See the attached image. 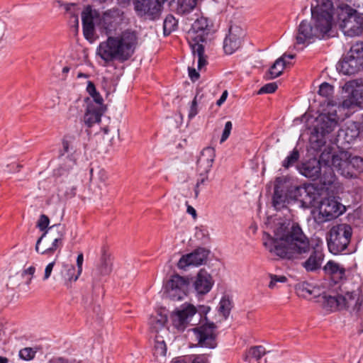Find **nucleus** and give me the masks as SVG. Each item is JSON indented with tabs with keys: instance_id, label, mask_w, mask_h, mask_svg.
I'll use <instances>...</instances> for the list:
<instances>
[{
	"instance_id": "7ed1b4c3",
	"label": "nucleus",
	"mask_w": 363,
	"mask_h": 363,
	"mask_svg": "<svg viewBox=\"0 0 363 363\" xmlns=\"http://www.w3.org/2000/svg\"><path fill=\"white\" fill-rule=\"evenodd\" d=\"M212 27V22L208 18L201 16L194 22L188 33L187 40L193 55L198 57L199 69H201L207 64L203 43L206 41V37L210 33Z\"/></svg>"
},
{
	"instance_id": "680f3d73",
	"label": "nucleus",
	"mask_w": 363,
	"mask_h": 363,
	"mask_svg": "<svg viewBox=\"0 0 363 363\" xmlns=\"http://www.w3.org/2000/svg\"><path fill=\"white\" fill-rule=\"evenodd\" d=\"M83 261H84L83 254L80 253L79 255H78L77 258L78 275H80L82 272Z\"/></svg>"
},
{
	"instance_id": "0eeeda50",
	"label": "nucleus",
	"mask_w": 363,
	"mask_h": 363,
	"mask_svg": "<svg viewBox=\"0 0 363 363\" xmlns=\"http://www.w3.org/2000/svg\"><path fill=\"white\" fill-rule=\"evenodd\" d=\"M189 286L186 279L178 274L173 275L165 286L167 296L174 301H180L186 296Z\"/></svg>"
},
{
	"instance_id": "ea45409f",
	"label": "nucleus",
	"mask_w": 363,
	"mask_h": 363,
	"mask_svg": "<svg viewBox=\"0 0 363 363\" xmlns=\"http://www.w3.org/2000/svg\"><path fill=\"white\" fill-rule=\"evenodd\" d=\"M315 4L311 5V10L333 12L336 0H315Z\"/></svg>"
},
{
	"instance_id": "4c0bfd02",
	"label": "nucleus",
	"mask_w": 363,
	"mask_h": 363,
	"mask_svg": "<svg viewBox=\"0 0 363 363\" xmlns=\"http://www.w3.org/2000/svg\"><path fill=\"white\" fill-rule=\"evenodd\" d=\"M121 16V11L118 9L109 10L104 13L102 21L106 26V29H111L113 24L117 23V18Z\"/></svg>"
},
{
	"instance_id": "f8f14e48",
	"label": "nucleus",
	"mask_w": 363,
	"mask_h": 363,
	"mask_svg": "<svg viewBox=\"0 0 363 363\" xmlns=\"http://www.w3.org/2000/svg\"><path fill=\"white\" fill-rule=\"evenodd\" d=\"M360 123L351 121L341 128L335 138L337 145L344 146L354 142L360 133Z\"/></svg>"
},
{
	"instance_id": "f704fd0d",
	"label": "nucleus",
	"mask_w": 363,
	"mask_h": 363,
	"mask_svg": "<svg viewBox=\"0 0 363 363\" xmlns=\"http://www.w3.org/2000/svg\"><path fill=\"white\" fill-rule=\"evenodd\" d=\"M102 113L100 108L89 106L84 116V121L88 127L101 121Z\"/></svg>"
},
{
	"instance_id": "6e6552de",
	"label": "nucleus",
	"mask_w": 363,
	"mask_h": 363,
	"mask_svg": "<svg viewBox=\"0 0 363 363\" xmlns=\"http://www.w3.org/2000/svg\"><path fill=\"white\" fill-rule=\"evenodd\" d=\"M216 325L213 323H206L192 329L196 338L198 341L199 346L201 347H207L214 349L217 346Z\"/></svg>"
},
{
	"instance_id": "c9c22d12",
	"label": "nucleus",
	"mask_w": 363,
	"mask_h": 363,
	"mask_svg": "<svg viewBox=\"0 0 363 363\" xmlns=\"http://www.w3.org/2000/svg\"><path fill=\"white\" fill-rule=\"evenodd\" d=\"M60 230H64V227L61 225L60 224L57 225H53L52 226L50 227L48 230H46L37 240L36 245H35V250L37 252H40L39 250V245L41 241L45 238H48L50 240H55V238H57L58 233Z\"/></svg>"
},
{
	"instance_id": "f03ea898",
	"label": "nucleus",
	"mask_w": 363,
	"mask_h": 363,
	"mask_svg": "<svg viewBox=\"0 0 363 363\" xmlns=\"http://www.w3.org/2000/svg\"><path fill=\"white\" fill-rule=\"evenodd\" d=\"M138 44L135 31L127 29L117 36H110L101 42L96 53L106 62L114 60L125 62L134 53Z\"/></svg>"
},
{
	"instance_id": "f257e3e1",
	"label": "nucleus",
	"mask_w": 363,
	"mask_h": 363,
	"mask_svg": "<svg viewBox=\"0 0 363 363\" xmlns=\"http://www.w3.org/2000/svg\"><path fill=\"white\" fill-rule=\"evenodd\" d=\"M262 240L271 254L300 262L307 272L321 268L325 257L322 247L319 245L313 246L298 223H294L290 227L280 225L274 231V237L264 232Z\"/></svg>"
},
{
	"instance_id": "bf43d9fd",
	"label": "nucleus",
	"mask_w": 363,
	"mask_h": 363,
	"mask_svg": "<svg viewBox=\"0 0 363 363\" xmlns=\"http://www.w3.org/2000/svg\"><path fill=\"white\" fill-rule=\"evenodd\" d=\"M197 113H198L197 101H196V97H195L191 102V105L190 110L189 112V118L190 119L193 118Z\"/></svg>"
},
{
	"instance_id": "49530a36",
	"label": "nucleus",
	"mask_w": 363,
	"mask_h": 363,
	"mask_svg": "<svg viewBox=\"0 0 363 363\" xmlns=\"http://www.w3.org/2000/svg\"><path fill=\"white\" fill-rule=\"evenodd\" d=\"M232 303L228 298L223 297L219 303V312L227 318L230 315Z\"/></svg>"
},
{
	"instance_id": "2eb2a0df",
	"label": "nucleus",
	"mask_w": 363,
	"mask_h": 363,
	"mask_svg": "<svg viewBox=\"0 0 363 363\" xmlns=\"http://www.w3.org/2000/svg\"><path fill=\"white\" fill-rule=\"evenodd\" d=\"M284 180L285 177H277L275 179L272 204L277 210H281L291 202L284 186Z\"/></svg>"
},
{
	"instance_id": "412c9836",
	"label": "nucleus",
	"mask_w": 363,
	"mask_h": 363,
	"mask_svg": "<svg viewBox=\"0 0 363 363\" xmlns=\"http://www.w3.org/2000/svg\"><path fill=\"white\" fill-rule=\"evenodd\" d=\"M213 285V280L205 269H201L194 282V287L198 294L204 295L210 291Z\"/></svg>"
},
{
	"instance_id": "a18cd8bd",
	"label": "nucleus",
	"mask_w": 363,
	"mask_h": 363,
	"mask_svg": "<svg viewBox=\"0 0 363 363\" xmlns=\"http://www.w3.org/2000/svg\"><path fill=\"white\" fill-rule=\"evenodd\" d=\"M86 91L89 93V94L93 98L94 101L99 104L101 105L103 103V98L100 95V94L96 91V86L91 81H88L87 86H86Z\"/></svg>"
},
{
	"instance_id": "13d9d810",
	"label": "nucleus",
	"mask_w": 363,
	"mask_h": 363,
	"mask_svg": "<svg viewBox=\"0 0 363 363\" xmlns=\"http://www.w3.org/2000/svg\"><path fill=\"white\" fill-rule=\"evenodd\" d=\"M73 150L70 141L67 138H65L62 140V150L60 151V155L63 156L65 153L69 152Z\"/></svg>"
},
{
	"instance_id": "473e14b6",
	"label": "nucleus",
	"mask_w": 363,
	"mask_h": 363,
	"mask_svg": "<svg viewBox=\"0 0 363 363\" xmlns=\"http://www.w3.org/2000/svg\"><path fill=\"white\" fill-rule=\"evenodd\" d=\"M288 64L289 62L284 60V57L278 58L265 74V79H273L279 77Z\"/></svg>"
},
{
	"instance_id": "4be33fe9",
	"label": "nucleus",
	"mask_w": 363,
	"mask_h": 363,
	"mask_svg": "<svg viewBox=\"0 0 363 363\" xmlns=\"http://www.w3.org/2000/svg\"><path fill=\"white\" fill-rule=\"evenodd\" d=\"M336 6L337 21L340 29L359 15L355 9L347 4H339Z\"/></svg>"
},
{
	"instance_id": "5fc2aeb1",
	"label": "nucleus",
	"mask_w": 363,
	"mask_h": 363,
	"mask_svg": "<svg viewBox=\"0 0 363 363\" xmlns=\"http://www.w3.org/2000/svg\"><path fill=\"white\" fill-rule=\"evenodd\" d=\"M232 128H233V124H232L231 121H228L225 123V128H224V130L223 131L221 138H220V143L225 142L228 138V137L230 135Z\"/></svg>"
},
{
	"instance_id": "4d7b16f0",
	"label": "nucleus",
	"mask_w": 363,
	"mask_h": 363,
	"mask_svg": "<svg viewBox=\"0 0 363 363\" xmlns=\"http://www.w3.org/2000/svg\"><path fill=\"white\" fill-rule=\"evenodd\" d=\"M191 363H210L208 355L205 354H194L192 355Z\"/></svg>"
},
{
	"instance_id": "1a4fd4ad",
	"label": "nucleus",
	"mask_w": 363,
	"mask_h": 363,
	"mask_svg": "<svg viewBox=\"0 0 363 363\" xmlns=\"http://www.w3.org/2000/svg\"><path fill=\"white\" fill-rule=\"evenodd\" d=\"M246 32L238 25H230L228 33L223 40V50L225 54L231 55L242 45Z\"/></svg>"
},
{
	"instance_id": "37998d69",
	"label": "nucleus",
	"mask_w": 363,
	"mask_h": 363,
	"mask_svg": "<svg viewBox=\"0 0 363 363\" xmlns=\"http://www.w3.org/2000/svg\"><path fill=\"white\" fill-rule=\"evenodd\" d=\"M177 28V21L172 15H168L163 23L164 35H168Z\"/></svg>"
},
{
	"instance_id": "7c9ffc66",
	"label": "nucleus",
	"mask_w": 363,
	"mask_h": 363,
	"mask_svg": "<svg viewBox=\"0 0 363 363\" xmlns=\"http://www.w3.org/2000/svg\"><path fill=\"white\" fill-rule=\"evenodd\" d=\"M83 33L84 37L91 40L94 35V16L91 9H86L82 14Z\"/></svg>"
},
{
	"instance_id": "c85d7f7f",
	"label": "nucleus",
	"mask_w": 363,
	"mask_h": 363,
	"mask_svg": "<svg viewBox=\"0 0 363 363\" xmlns=\"http://www.w3.org/2000/svg\"><path fill=\"white\" fill-rule=\"evenodd\" d=\"M167 322V317L162 313H157L155 315H152L149 320L150 328L152 333L156 335L167 334V329L165 325Z\"/></svg>"
},
{
	"instance_id": "9d476101",
	"label": "nucleus",
	"mask_w": 363,
	"mask_h": 363,
	"mask_svg": "<svg viewBox=\"0 0 363 363\" xmlns=\"http://www.w3.org/2000/svg\"><path fill=\"white\" fill-rule=\"evenodd\" d=\"M313 26L320 38L330 31L333 26V12L311 10Z\"/></svg>"
},
{
	"instance_id": "5701e85b",
	"label": "nucleus",
	"mask_w": 363,
	"mask_h": 363,
	"mask_svg": "<svg viewBox=\"0 0 363 363\" xmlns=\"http://www.w3.org/2000/svg\"><path fill=\"white\" fill-rule=\"evenodd\" d=\"M344 298H346L345 308L352 306L353 311L359 312L363 307V294L361 290V284L358 285L356 289L347 291Z\"/></svg>"
},
{
	"instance_id": "a211bd4d",
	"label": "nucleus",
	"mask_w": 363,
	"mask_h": 363,
	"mask_svg": "<svg viewBox=\"0 0 363 363\" xmlns=\"http://www.w3.org/2000/svg\"><path fill=\"white\" fill-rule=\"evenodd\" d=\"M215 157V149L212 147H206L201 151L197 160V170L201 176L211 171Z\"/></svg>"
},
{
	"instance_id": "dca6fc26",
	"label": "nucleus",
	"mask_w": 363,
	"mask_h": 363,
	"mask_svg": "<svg viewBox=\"0 0 363 363\" xmlns=\"http://www.w3.org/2000/svg\"><path fill=\"white\" fill-rule=\"evenodd\" d=\"M345 206L335 197L324 199L320 206V213L325 217V220H331L342 214Z\"/></svg>"
},
{
	"instance_id": "774afa93",
	"label": "nucleus",
	"mask_w": 363,
	"mask_h": 363,
	"mask_svg": "<svg viewBox=\"0 0 363 363\" xmlns=\"http://www.w3.org/2000/svg\"><path fill=\"white\" fill-rule=\"evenodd\" d=\"M227 96V91H223L220 99L217 101V105L220 106L226 100Z\"/></svg>"
},
{
	"instance_id": "8fccbe9b",
	"label": "nucleus",
	"mask_w": 363,
	"mask_h": 363,
	"mask_svg": "<svg viewBox=\"0 0 363 363\" xmlns=\"http://www.w3.org/2000/svg\"><path fill=\"white\" fill-rule=\"evenodd\" d=\"M35 272V268L33 266H30L22 271L21 276L25 280L24 283L26 285H29L31 283Z\"/></svg>"
},
{
	"instance_id": "c756f323",
	"label": "nucleus",
	"mask_w": 363,
	"mask_h": 363,
	"mask_svg": "<svg viewBox=\"0 0 363 363\" xmlns=\"http://www.w3.org/2000/svg\"><path fill=\"white\" fill-rule=\"evenodd\" d=\"M347 36H357L363 33V17L360 15L354 18L348 24L344 25L341 29Z\"/></svg>"
},
{
	"instance_id": "58836bf2",
	"label": "nucleus",
	"mask_w": 363,
	"mask_h": 363,
	"mask_svg": "<svg viewBox=\"0 0 363 363\" xmlns=\"http://www.w3.org/2000/svg\"><path fill=\"white\" fill-rule=\"evenodd\" d=\"M65 273H62V277L65 279V284L67 287L70 286V283L76 281L80 275H78V270L72 264H67L64 266Z\"/></svg>"
},
{
	"instance_id": "e2e57ef3",
	"label": "nucleus",
	"mask_w": 363,
	"mask_h": 363,
	"mask_svg": "<svg viewBox=\"0 0 363 363\" xmlns=\"http://www.w3.org/2000/svg\"><path fill=\"white\" fill-rule=\"evenodd\" d=\"M189 76L193 82L196 81L199 78V74L194 68L189 67Z\"/></svg>"
},
{
	"instance_id": "09e8293b",
	"label": "nucleus",
	"mask_w": 363,
	"mask_h": 363,
	"mask_svg": "<svg viewBox=\"0 0 363 363\" xmlns=\"http://www.w3.org/2000/svg\"><path fill=\"white\" fill-rule=\"evenodd\" d=\"M37 351L32 347H25L19 351V357L26 361L33 359Z\"/></svg>"
},
{
	"instance_id": "20e7f679",
	"label": "nucleus",
	"mask_w": 363,
	"mask_h": 363,
	"mask_svg": "<svg viewBox=\"0 0 363 363\" xmlns=\"http://www.w3.org/2000/svg\"><path fill=\"white\" fill-rule=\"evenodd\" d=\"M338 125L336 111L323 112L315 120V124L310 136V143L314 149H319L326 143V136Z\"/></svg>"
},
{
	"instance_id": "052dcab7",
	"label": "nucleus",
	"mask_w": 363,
	"mask_h": 363,
	"mask_svg": "<svg viewBox=\"0 0 363 363\" xmlns=\"http://www.w3.org/2000/svg\"><path fill=\"white\" fill-rule=\"evenodd\" d=\"M54 265H55V261L49 263L46 266L45 269V274H44V277H43L44 280L48 279L50 277L52 269L54 267Z\"/></svg>"
},
{
	"instance_id": "393cba45",
	"label": "nucleus",
	"mask_w": 363,
	"mask_h": 363,
	"mask_svg": "<svg viewBox=\"0 0 363 363\" xmlns=\"http://www.w3.org/2000/svg\"><path fill=\"white\" fill-rule=\"evenodd\" d=\"M305 193H301L299 196V205L303 208H309L314 206L318 194L313 185L304 184Z\"/></svg>"
},
{
	"instance_id": "6e6d98bb",
	"label": "nucleus",
	"mask_w": 363,
	"mask_h": 363,
	"mask_svg": "<svg viewBox=\"0 0 363 363\" xmlns=\"http://www.w3.org/2000/svg\"><path fill=\"white\" fill-rule=\"evenodd\" d=\"M49 223V218L47 216L43 214L40 216L37 223V227L39 228L40 230L43 231L48 228Z\"/></svg>"
},
{
	"instance_id": "79ce46f5",
	"label": "nucleus",
	"mask_w": 363,
	"mask_h": 363,
	"mask_svg": "<svg viewBox=\"0 0 363 363\" xmlns=\"http://www.w3.org/2000/svg\"><path fill=\"white\" fill-rule=\"evenodd\" d=\"M197 0H178L177 11L185 14L191 11L196 6Z\"/></svg>"
},
{
	"instance_id": "de8ad7c7",
	"label": "nucleus",
	"mask_w": 363,
	"mask_h": 363,
	"mask_svg": "<svg viewBox=\"0 0 363 363\" xmlns=\"http://www.w3.org/2000/svg\"><path fill=\"white\" fill-rule=\"evenodd\" d=\"M299 158V152L296 149H294L291 154L286 157V158L283 161L282 166L285 168H289V167L294 165Z\"/></svg>"
},
{
	"instance_id": "39448f33",
	"label": "nucleus",
	"mask_w": 363,
	"mask_h": 363,
	"mask_svg": "<svg viewBox=\"0 0 363 363\" xmlns=\"http://www.w3.org/2000/svg\"><path fill=\"white\" fill-rule=\"evenodd\" d=\"M331 166L341 175L351 178L363 172V158L351 157L348 152L340 151L331 155Z\"/></svg>"
},
{
	"instance_id": "ddd939ff",
	"label": "nucleus",
	"mask_w": 363,
	"mask_h": 363,
	"mask_svg": "<svg viewBox=\"0 0 363 363\" xmlns=\"http://www.w3.org/2000/svg\"><path fill=\"white\" fill-rule=\"evenodd\" d=\"M196 313V308L191 304L177 310L172 315L173 325L179 330H184Z\"/></svg>"
},
{
	"instance_id": "864d4df0",
	"label": "nucleus",
	"mask_w": 363,
	"mask_h": 363,
	"mask_svg": "<svg viewBox=\"0 0 363 363\" xmlns=\"http://www.w3.org/2000/svg\"><path fill=\"white\" fill-rule=\"evenodd\" d=\"M271 281L269 284V289H274L277 282L285 283L287 278L285 276H278L275 274H270Z\"/></svg>"
},
{
	"instance_id": "6ab92c4d",
	"label": "nucleus",
	"mask_w": 363,
	"mask_h": 363,
	"mask_svg": "<svg viewBox=\"0 0 363 363\" xmlns=\"http://www.w3.org/2000/svg\"><path fill=\"white\" fill-rule=\"evenodd\" d=\"M362 68L361 59L355 60L349 54L342 58L337 65V69L340 73L345 75H352L357 73Z\"/></svg>"
},
{
	"instance_id": "cd10ccee",
	"label": "nucleus",
	"mask_w": 363,
	"mask_h": 363,
	"mask_svg": "<svg viewBox=\"0 0 363 363\" xmlns=\"http://www.w3.org/2000/svg\"><path fill=\"white\" fill-rule=\"evenodd\" d=\"M323 305L327 310L333 311L345 308L346 298L342 295L328 296L324 295L322 297Z\"/></svg>"
},
{
	"instance_id": "4468645a",
	"label": "nucleus",
	"mask_w": 363,
	"mask_h": 363,
	"mask_svg": "<svg viewBox=\"0 0 363 363\" xmlns=\"http://www.w3.org/2000/svg\"><path fill=\"white\" fill-rule=\"evenodd\" d=\"M209 251L205 248L199 247L194 252L183 255L177 263L179 269H185L190 265L199 266L202 264L207 259Z\"/></svg>"
},
{
	"instance_id": "a878e982",
	"label": "nucleus",
	"mask_w": 363,
	"mask_h": 363,
	"mask_svg": "<svg viewBox=\"0 0 363 363\" xmlns=\"http://www.w3.org/2000/svg\"><path fill=\"white\" fill-rule=\"evenodd\" d=\"M342 106L346 108H363V84L357 85L352 90L349 98L342 101Z\"/></svg>"
},
{
	"instance_id": "338daca9",
	"label": "nucleus",
	"mask_w": 363,
	"mask_h": 363,
	"mask_svg": "<svg viewBox=\"0 0 363 363\" xmlns=\"http://www.w3.org/2000/svg\"><path fill=\"white\" fill-rule=\"evenodd\" d=\"M93 291L94 294L99 295L100 294H104V291L100 284H94L93 285Z\"/></svg>"
},
{
	"instance_id": "e433bc0d",
	"label": "nucleus",
	"mask_w": 363,
	"mask_h": 363,
	"mask_svg": "<svg viewBox=\"0 0 363 363\" xmlns=\"http://www.w3.org/2000/svg\"><path fill=\"white\" fill-rule=\"evenodd\" d=\"M167 345L162 335H155L153 354L156 358L164 357L167 354Z\"/></svg>"
},
{
	"instance_id": "a19ab883",
	"label": "nucleus",
	"mask_w": 363,
	"mask_h": 363,
	"mask_svg": "<svg viewBox=\"0 0 363 363\" xmlns=\"http://www.w3.org/2000/svg\"><path fill=\"white\" fill-rule=\"evenodd\" d=\"M64 236L65 232L60 230L57 238H55V240H52L51 245L40 252L43 255H50L54 253L57 250L60 249L62 246Z\"/></svg>"
},
{
	"instance_id": "72a5a7b5",
	"label": "nucleus",
	"mask_w": 363,
	"mask_h": 363,
	"mask_svg": "<svg viewBox=\"0 0 363 363\" xmlns=\"http://www.w3.org/2000/svg\"><path fill=\"white\" fill-rule=\"evenodd\" d=\"M284 186L288 191V196L290 201L298 202L301 193H305L306 190L303 185H296L291 183L286 178L284 180Z\"/></svg>"
},
{
	"instance_id": "0e129e2a",
	"label": "nucleus",
	"mask_w": 363,
	"mask_h": 363,
	"mask_svg": "<svg viewBox=\"0 0 363 363\" xmlns=\"http://www.w3.org/2000/svg\"><path fill=\"white\" fill-rule=\"evenodd\" d=\"M199 175L200 178H199L197 180L196 188H199V186L201 184H205L208 181L207 174H203L202 176L199 174Z\"/></svg>"
},
{
	"instance_id": "69168bd1",
	"label": "nucleus",
	"mask_w": 363,
	"mask_h": 363,
	"mask_svg": "<svg viewBox=\"0 0 363 363\" xmlns=\"http://www.w3.org/2000/svg\"><path fill=\"white\" fill-rule=\"evenodd\" d=\"M360 1V0H336V5L339 4H350L353 6H356L357 4H358Z\"/></svg>"
},
{
	"instance_id": "c03bdc74",
	"label": "nucleus",
	"mask_w": 363,
	"mask_h": 363,
	"mask_svg": "<svg viewBox=\"0 0 363 363\" xmlns=\"http://www.w3.org/2000/svg\"><path fill=\"white\" fill-rule=\"evenodd\" d=\"M348 54L355 60L361 59L363 65V42H357L352 45Z\"/></svg>"
},
{
	"instance_id": "aec40b11",
	"label": "nucleus",
	"mask_w": 363,
	"mask_h": 363,
	"mask_svg": "<svg viewBox=\"0 0 363 363\" xmlns=\"http://www.w3.org/2000/svg\"><path fill=\"white\" fill-rule=\"evenodd\" d=\"M320 160L315 158L310 159L301 163L298 167L299 172L304 177L312 180H316L320 176Z\"/></svg>"
},
{
	"instance_id": "2f4dec72",
	"label": "nucleus",
	"mask_w": 363,
	"mask_h": 363,
	"mask_svg": "<svg viewBox=\"0 0 363 363\" xmlns=\"http://www.w3.org/2000/svg\"><path fill=\"white\" fill-rule=\"evenodd\" d=\"M325 272L332 277L335 283L342 280L345 275V269L339 264L330 260L323 267Z\"/></svg>"
},
{
	"instance_id": "bb28decb",
	"label": "nucleus",
	"mask_w": 363,
	"mask_h": 363,
	"mask_svg": "<svg viewBox=\"0 0 363 363\" xmlns=\"http://www.w3.org/2000/svg\"><path fill=\"white\" fill-rule=\"evenodd\" d=\"M112 271V263L110 257V254L108 252L106 246L101 248V255L100 259V264L94 272V277L101 275L106 276Z\"/></svg>"
},
{
	"instance_id": "603ef678",
	"label": "nucleus",
	"mask_w": 363,
	"mask_h": 363,
	"mask_svg": "<svg viewBox=\"0 0 363 363\" xmlns=\"http://www.w3.org/2000/svg\"><path fill=\"white\" fill-rule=\"evenodd\" d=\"M278 86L276 82H271L268 83L263 86H262L257 94H272L276 91L277 89Z\"/></svg>"
},
{
	"instance_id": "f3484780",
	"label": "nucleus",
	"mask_w": 363,
	"mask_h": 363,
	"mask_svg": "<svg viewBox=\"0 0 363 363\" xmlns=\"http://www.w3.org/2000/svg\"><path fill=\"white\" fill-rule=\"evenodd\" d=\"M313 38H320L315 28L306 20L301 22L296 35V45H305L311 43Z\"/></svg>"
},
{
	"instance_id": "b1692460",
	"label": "nucleus",
	"mask_w": 363,
	"mask_h": 363,
	"mask_svg": "<svg viewBox=\"0 0 363 363\" xmlns=\"http://www.w3.org/2000/svg\"><path fill=\"white\" fill-rule=\"evenodd\" d=\"M320 160L328 165V167L325 168L323 173H320V176L318 178L320 179V182L325 186H330L334 184L336 179L334 170L330 165L331 164V156L329 152L325 153L323 152L320 155Z\"/></svg>"
},
{
	"instance_id": "9b49d317",
	"label": "nucleus",
	"mask_w": 363,
	"mask_h": 363,
	"mask_svg": "<svg viewBox=\"0 0 363 363\" xmlns=\"http://www.w3.org/2000/svg\"><path fill=\"white\" fill-rule=\"evenodd\" d=\"M133 3L138 16L154 20L160 15L162 4L159 0H134Z\"/></svg>"
},
{
	"instance_id": "3c124183",
	"label": "nucleus",
	"mask_w": 363,
	"mask_h": 363,
	"mask_svg": "<svg viewBox=\"0 0 363 363\" xmlns=\"http://www.w3.org/2000/svg\"><path fill=\"white\" fill-rule=\"evenodd\" d=\"M333 93V86L327 82H324L320 84L318 90V94L325 98H328L332 96Z\"/></svg>"
},
{
	"instance_id": "423d86ee",
	"label": "nucleus",
	"mask_w": 363,
	"mask_h": 363,
	"mask_svg": "<svg viewBox=\"0 0 363 363\" xmlns=\"http://www.w3.org/2000/svg\"><path fill=\"white\" fill-rule=\"evenodd\" d=\"M352 234V228L347 224L333 226L330 230V237L328 239L329 251L337 255L345 250L350 242Z\"/></svg>"
}]
</instances>
